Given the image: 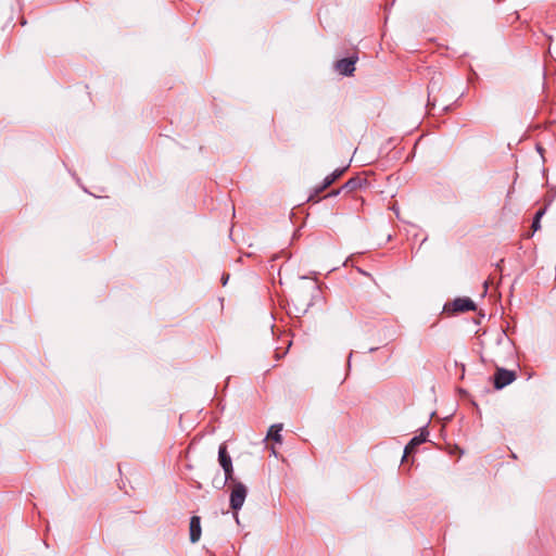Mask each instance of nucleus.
Listing matches in <instances>:
<instances>
[{
    "instance_id": "f257e3e1",
    "label": "nucleus",
    "mask_w": 556,
    "mask_h": 556,
    "mask_svg": "<svg viewBox=\"0 0 556 556\" xmlns=\"http://www.w3.org/2000/svg\"><path fill=\"white\" fill-rule=\"evenodd\" d=\"M448 88L444 86L440 77H432L428 86V105L442 110H447L450 103L454 100L455 94L448 96Z\"/></svg>"
},
{
    "instance_id": "f03ea898",
    "label": "nucleus",
    "mask_w": 556,
    "mask_h": 556,
    "mask_svg": "<svg viewBox=\"0 0 556 556\" xmlns=\"http://www.w3.org/2000/svg\"><path fill=\"white\" fill-rule=\"evenodd\" d=\"M231 483L229 502L231 509L237 511L243 506L248 490L247 486L240 481L235 480L231 481Z\"/></svg>"
},
{
    "instance_id": "7ed1b4c3",
    "label": "nucleus",
    "mask_w": 556,
    "mask_h": 556,
    "mask_svg": "<svg viewBox=\"0 0 556 556\" xmlns=\"http://www.w3.org/2000/svg\"><path fill=\"white\" fill-rule=\"evenodd\" d=\"M218 462L224 469L225 472V480L228 481H235L233 479V467H232V460L230 455L227 452V446L225 443L220 444L218 447Z\"/></svg>"
},
{
    "instance_id": "20e7f679",
    "label": "nucleus",
    "mask_w": 556,
    "mask_h": 556,
    "mask_svg": "<svg viewBox=\"0 0 556 556\" xmlns=\"http://www.w3.org/2000/svg\"><path fill=\"white\" fill-rule=\"evenodd\" d=\"M516 379V374L502 367H497L494 374V388L501 390L510 384Z\"/></svg>"
},
{
    "instance_id": "39448f33",
    "label": "nucleus",
    "mask_w": 556,
    "mask_h": 556,
    "mask_svg": "<svg viewBox=\"0 0 556 556\" xmlns=\"http://www.w3.org/2000/svg\"><path fill=\"white\" fill-rule=\"evenodd\" d=\"M358 58L356 55L349 56L345 59H341L336 62L334 70L343 76H351L353 75L355 71V63L357 62Z\"/></svg>"
},
{
    "instance_id": "423d86ee",
    "label": "nucleus",
    "mask_w": 556,
    "mask_h": 556,
    "mask_svg": "<svg viewBox=\"0 0 556 556\" xmlns=\"http://www.w3.org/2000/svg\"><path fill=\"white\" fill-rule=\"evenodd\" d=\"M452 309L453 312H469L476 309L475 302L469 298H457L452 303Z\"/></svg>"
},
{
    "instance_id": "0eeeda50",
    "label": "nucleus",
    "mask_w": 556,
    "mask_h": 556,
    "mask_svg": "<svg viewBox=\"0 0 556 556\" xmlns=\"http://www.w3.org/2000/svg\"><path fill=\"white\" fill-rule=\"evenodd\" d=\"M202 528L201 518L199 516H192L189 525V536L191 543H197L201 539Z\"/></svg>"
},
{
    "instance_id": "6e6552de",
    "label": "nucleus",
    "mask_w": 556,
    "mask_h": 556,
    "mask_svg": "<svg viewBox=\"0 0 556 556\" xmlns=\"http://www.w3.org/2000/svg\"><path fill=\"white\" fill-rule=\"evenodd\" d=\"M427 437H428V432L427 431L426 432L421 431L420 434L415 435L414 438H412L410 441L408 442V444L404 448L403 459H405L407 455L413 453L414 450L418 445H420L424 442H426L427 441Z\"/></svg>"
},
{
    "instance_id": "1a4fd4ad",
    "label": "nucleus",
    "mask_w": 556,
    "mask_h": 556,
    "mask_svg": "<svg viewBox=\"0 0 556 556\" xmlns=\"http://www.w3.org/2000/svg\"><path fill=\"white\" fill-rule=\"evenodd\" d=\"M346 167L337 168L329 175H327L324 178V187H330L337 179H339L343 173L345 172Z\"/></svg>"
},
{
    "instance_id": "9d476101",
    "label": "nucleus",
    "mask_w": 556,
    "mask_h": 556,
    "mask_svg": "<svg viewBox=\"0 0 556 556\" xmlns=\"http://www.w3.org/2000/svg\"><path fill=\"white\" fill-rule=\"evenodd\" d=\"M363 179L359 178V177H353L351 179H349L342 187L341 189L343 190H348V191H353V190H356L357 188H359L363 184Z\"/></svg>"
},
{
    "instance_id": "9b49d317",
    "label": "nucleus",
    "mask_w": 556,
    "mask_h": 556,
    "mask_svg": "<svg viewBox=\"0 0 556 556\" xmlns=\"http://www.w3.org/2000/svg\"><path fill=\"white\" fill-rule=\"evenodd\" d=\"M281 430H282L281 424L273 425L269 429L268 437L271 438L275 442L281 443V441H282V437L280 434Z\"/></svg>"
},
{
    "instance_id": "f8f14e48",
    "label": "nucleus",
    "mask_w": 556,
    "mask_h": 556,
    "mask_svg": "<svg viewBox=\"0 0 556 556\" xmlns=\"http://www.w3.org/2000/svg\"><path fill=\"white\" fill-rule=\"evenodd\" d=\"M544 213H545V208H541L535 213L534 218L532 220V225H531L533 232L538 231L541 228L540 220H541L542 216L544 215Z\"/></svg>"
},
{
    "instance_id": "ddd939ff",
    "label": "nucleus",
    "mask_w": 556,
    "mask_h": 556,
    "mask_svg": "<svg viewBox=\"0 0 556 556\" xmlns=\"http://www.w3.org/2000/svg\"><path fill=\"white\" fill-rule=\"evenodd\" d=\"M342 190H343V189H341V188H340V189H337V190H332L331 192H329V193L326 195V198H328V197H336V195H338Z\"/></svg>"
},
{
    "instance_id": "4468645a",
    "label": "nucleus",
    "mask_w": 556,
    "mask_h": 556,
    "mask_svg": "<svg viewBox=\"0 0 556 556\" xmlns=\"http://www.w3.org/2000/svg\"><path fill=\"white\" fill-rule=\"evenodd\" d=\"M328 187H324V182H323L320 186L315 188V193L318 194V193L323 192Z\"/></svg>"
}]
</instances>
